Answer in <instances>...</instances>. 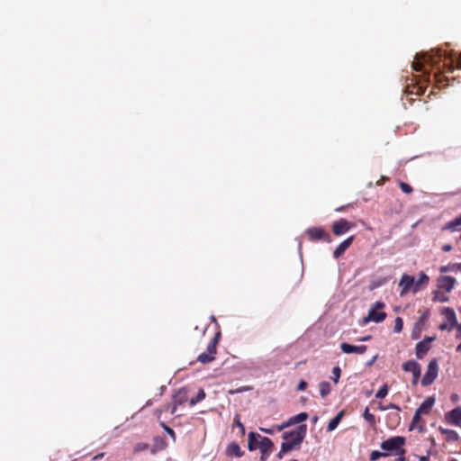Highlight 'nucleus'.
I'll return each mask as SVG.
<instances>
[{
    "label": "nucleus",
    "instance_id": "5",
    "mask_svg": "<svg viewBox=\"0 0 461 461\" xmlns=\"http://www.w3.org/2000/svg\"><path fill=\"white\" fill-rule=\"evenodd\" d=\"M438 366L436 359L429 361L427 371L421 379V384L424 386L431 384L438 376Z\"/></svg>",
    "mask_w": 461,
    "mask_h": 461
},
{
    "label": "nucleus",
    "instance_id": "37",
    "mask_svg": "<svg viewBox=\"0 0 461 461\" xmlns=\"http://www.w3.org/2000/svg\"><path fill=\"white\" fill-rule=\"evenodd\" d=\"M413 69L416 71H421L424 67V63L420 60H416L412 63Z\"/></svg>",
    "mask_w": 461,
    "mask_h": 461
},
{
    "label": "nucleus",
    "instance_id": "55",
    "mask_svg": "<svg viewBox=\"0 0 461 461\" xmlns=\"http://www.w3.org/2000/svg\"><path fill=\"white\" fill-rule=\"evenodd\" d=\"M457 350L461 351V344L457 347Z\"/></svg>",
    "mask_w": 461,
    "mask_h": 461
},
{
    "label": "nucleus",
    "instance_id": "45",
    "mask_svg": "<svg viewBox=\"0 0 461 461\" xmlns=\"http://www.w3.org/2000/svg\"><path fill=\"white\" fill-rule=\"evenodd\" d=\"M286 452H283V445L281 444V449L279 451V453L277 454V456L278 458H282L283 456L285 454Z\"/></svg>",
    "mask_w": 461,
    "mask_h": 461
},
{
    "label": "nucleus",
    "instance_id": "9",
    "mask_svg": "<svg viewBox=\"0 0 461 461\" xmlns=\"http://www.w3.org/2000/svg\"><path fill=\"white\" fill-rule=\"evenodd\" d=\"M306 233L312 240H326L328 242L330 241V237L326 234L324 230L321 227L309 228Z\"/></svg>",
    "mask_w": 461,
    "mask_h": 461
},
{
    "label": "nucleus",
    "instance_id": "22",
    "mask_svg": "<svg viewBox=\"0 0 461 461\" xmlns=\"http://www.w3.org/2000/svg\"><path fill=\"white\" fill-rule=\"evenodd\" d=\"M343 416V411H339L328 424L327 430L333 431L339 424L341 418Z\"/></svg>",
    "mask_w": 461,
    "mask_h": 461
},
{
    "label": "nucleus",
    "instance_id": "32",
    "mask_svg": "<svg viewBox=\"0 0 461 461\" xmlns=\"http://www.w3.org/2000/svg\"><path fill=\"white\" fill-rule=\"evenodd\" d=\"M403 328V321L401 317H397L394 320V331L399 333L402 330Z\"/></svg>",
    "mask_w": 461,
    "mask_h": 461
},
{
    "label": "nucleus",
    "instance_id": "26",
    "mask_svg": "<svg viewBox=\"0 0 461 461\" xmlns=\"http://www.w3.org/2000/svg\"><path fill=\"white\" fill-rule=\"evenodd\" d=\"M205 398V393L203 389H200L195 397H193L190 400V405L194 406L199 402L203 401Z\"/></svg>",
    "mask_w": 461,
    "mask_h": 461
},
{
    "label": "nucleus",
    "instance_id": "47",
    "mask_svg": "<svg viewBox=\"0 0 461 461\" xmlns=\"http://www.w3.org/2000/svg\"><path fill=\"white\" fill-rule=\"evenodd\" d=\"M147 447V445H137L135 449L136 450H142V449H145Z\"/></svg>",
    "mask_w": 461,
    "mask_h": 461
},
{
    "label": "nucleus",
    "instance_id": "19",
    "mask_svg": "<svg viewBox=\"0 0 461 461\" xmlns=\"http://www.w3.org/2000/svg\"><path fill=\"white\" fill-rule=\"evenodd\" d=\"M226 454H227V456H235L237 457H240L243 455V452L240 450V447L237 443L232 442L228 445L227 449H226Z\"/></svg>",
    "mask_w": 461,
    "mask_h": 461
},
{
    "label": "nucleus",
    "instance_id": "35",
    "mask_svg": "<svg viewBox=\"0 0 461 461\" xmlns=\"http://www.w3.org/2000/svg\"><path fill=\"white\" fill-rule=\"evenodd\" d=\"M434 300L438 301V302L445 303V302L448 301V297L440 294L439 292H436L435 295H434Z\"/></svg>",
    "mask_w": 461,
    "mask_h": 461
},
{
    "label": "nucleus",
    "instance_id": "38",
    "mask_svg": "<svg viewBox=\"0 0 461 461\" xmlns=\"http://www.w3.org/2000/svg\"><path fill=\"white\" fill-rule=\"evenodd\" d=\"M161 426L163 427V429L167 431V433L171 436L173 438H175V432L174 430L169 428L168 426H167L165 423H161Z\"/></svg>",
    "mask_w": 461,
    "mask_h": 461
},
{
    "label": "nucleus",
    "instance_id": "12",
    "mask_svg": "<svg viewBox=\"0 0 461 461\" xmlns=\"http://www.w3.org/2000/svg\"><path fill=\"white\" fill-rule=\"evenodd\" d=\"M350 223L345 219H339L336 221L332 225L333 233L337 236H340L350 229Z\"/></svg>",
    "mask_w": 461,
    "mask_h": 461
},
{
    "label": "nucleus",
    "instance_id": "34",
    "mask_svg": "<svg viewBox=\"0 0 461 461\" xmlns=\"http://www.w3.org/2000/svg\"><path fill=\"white\" fill-rule=\"evenodd\" d=\"M216 339H214L212 341L210 342V344L208 345L207 347V353H209L210 355H212V357H214L215 353H216Z\"/></svg>",
    "mask_w": 461,
    "mask_h": 461
},
{
    "label": "nucleus",
    "instance_id": "36",
    "mask_svg": "<svg viewBox=\"0 0 461 461\" xmlns=\"http://www.w3.org/2000/svg\"><path fill=\"white\" fill-rule=\"evenodd\" d=\"M400 187H401L402 191L403 193H405V194H410V193H411V191H412L411 186V185H408V184H406V183H403V182H401V183H400Z\"/></svg>",
    "mask_w": 461,
    "mask_h": 461
},
{
    "label": "nucleus",
    "instance_id": "21",
    "mask_svg": "<svg viewBox=\"0 0 461 461\" xmlns=\"http://www.w3.org/2000/svg\"><path fill=\"white\" fill-rule=\"evenodd\" d=\"M308 415L305 412H301L295 416L291 417L288 421L285 422L284 424H288V426L300 423L302 421H304L307 419Z\"/></svg>",
    "mask_w": 461,
    "mask_h": 461
},
{
    "label": "nucleus",
    "instance_id": "51",
    "mask_svg": "<svg viewBox=\"0 0 461 461\" xmlns=\"http://www.w3.org/2000/svg\"><path fill=\"white\" fill-rule=\"evenodd\" d=\"M379 409L382 410V411H385V410H388L387 407H384L382 406L381 404L379 405Z\"/></svg>",
    "mask_w": 461,
    "mask_h": 461
},
{
    "label": "nucleus",
    "instance_id": "42",
    "mask_svg": "<svg viewBox=\"0 0 461 461\" xmlns=\"http://www.w3.org/2000/svg\"><path fill=\"white\" fill-rule=\"evenodd\" d=\"M307 386V383L304 380H301L298 384L297 390L303 391Z\"/></svg>",
    "mask_w": 461,
    "mask_h": 461
},
{
    "label": "nucleus",
    "instance_id": "56",
    "mask_svg": "<svg viewBox=\"0 0 461 461\" xmlns=\"http://www.w3.org/2000/svg\"><path fill=\"white\" fill-rule=\"evenodd\" d=\"M298 249H299V250L301 251V243H299V245H298Z\"/></svg>",
    "mask_w": 461,
    "mask_h": 461
},
{
    "label": "nucleus",
    "instance_id": "17",
    "mask_svg": "<svg viewBox=\"0 0 461 461\" xmlns=\"http://www.w3.org/2000/svg\"><path fill=\"white\" fill-rule=\"evenodd\" d=\"M262 438L259 434L249 432L248 435V447L249 451L258 448V441Z\"/></svg>",
    "mask_w": 461,
    "mask_h": 461
},
{
    "label": "nucleus",
    "instance_id": "10",
    "mask_svg": "<svg viewBox=\"0 0 461 461\" xmlns=\"http://www.w3.org/2000/svg\"><path fill=\"white\" fill-rule=\"evenodd\" d=\"M456 284V279L449 276H441L438 279V287L449 293Z\"/></svg>",
    "mask_w": 461,
    "mask_h": 461
},
{
    "label": "nucleus",
    "instance_id": "48",
    "mask_svg": "<svg viewBox=\"0 0 461 461\" xmlns=\"http://www.w3.org/2000/svg\"><path fill=\"white\" fill-rule=\"evenodd\" d=\"M104 456V453L97 454L96 456H95L94 459H100V458H102Z\"/></svg>",
    "mask_w": 461,
    "mask_h": 461
},
{
    "label": "nucleus",
    "instance_id": "25",
    "mask_svg": "<svg viewBox=\"0 0 461 461\" xmlns=\"http://www.w3.org/2000/svg\"><path fill=\"white\" fill-rule=\"evenodd\" d=\"M461 269V263H455V264H449V265H447V266H443L440 267V272L441 273H446V272H457V271H460Z\"/></svg>",
    "mask_w": 461,
    "mask_h": 461
},
{
    "label": "nucleus",
    "instance_id": "28",
    "mask_svg": "<svg viewBox=\"0 0 461 461\" xmlns=\"http://www.w3.org/2000/svg\"><path fill=\"white\" fill-rule=\"evenodd\" d=\"M198 361L203 364L210 363L214 359V357L207 352H203L198 356Z\"/></svg>",
    "mask_w": 461,
    "mask_h": 461
},
{
    "label": "nucleus",
    "instance_id": "57",
    "mask_svg": "<svg viewBox=\"0 0 461 461\" xmlns=\"http://www.w3.org/2000/svg\"><path fill=\"white\" fill-rule=\"evenodd\" d=\"M458 330L461 331V323L458 325Z\"/></svg>",
    "mask_w": 461,
    "mask_h": 461
},
{
    "label": "nucleus",
    "instance_id": "46",
    "mask_svg": "<svg viewBox=\"0 0 461 461\" xmlns=\"http://www.w3.org/2000/svg\"><path fill=\"white\" fill-rule=\"evenodd\" d=\"M388 409H395V410H400V408L394 404V403H390L388 406H387Z\"/></svg>",
    "mask_w": 461,
    "mask_h": 461
},
{
    "label": "nucleus",
    "instance_id": "14",
    "mask_svg": "<svg viewBox=\"0 0 461 461\" xmlns=\"http://www.w3.org/2000/svg\"><path fill=\"white\" fill-rule=\"evenodd\" d=\"M354 240L353 236L348 237L343 240L334 250L333 257L339 258L352 244Z\"/></svg>",
    "mask_w": 461,
    "mask_h": 461
},
{
    "label": "nucleus",
    "instance_id": "3",
    "mask_svg": "<svg viewBox=\"0 0 461 461\" xmlns=\"http://www.w3.org/2000/svg\"><path fill=\"white\" fill-rule=\"evenodd\" d=\"M384 303L382 302H375L370 307L367 315L364 318V323L375 322L380 323L386 318V313L382 310L384 308Z\"/></svg>",
    "mask_w": 461,
    "mask_h": 461
},
{
    "label": "nucleus",
    "instance_id": "49",
    "mask_svg": "<svg viewBox=\"0 0 461 461\" xmlns=\"http://www.w3.org/2000/svg\"><path fill=\"white\" fill-rule=\"evenodd\" d=\"M376 357H377V356H375V357H373V358H372V359L367 363V365H368V366L373 365V364H374V362L375 361Z\"/></svg>",
    "mask_w": 461,
    "mask_h": 461
},
{
    "label": "nucleus",
    "instance_id": "18",
    "mask_svg": "<svg viewBox=\"0 0 461 461\" xmlns=\"http://www.w3.org/2000/svg\"><path fill=\"white\" fill-rule=\"evenodd\" d=\"M445 230H450L451 231H459L461 230V213L448 221L444 227Z\"/></svg>",
    "mask_w": 461,
    "mask_h": 461
},
{
    "label": "nucleus",
    "instance_id": "31",
    "mask_svg": "<svg viewBox=\"0 0 461 461\" xmlns=\"http://www.w3.org/2000/svg\"><path fill=\"white\" fill-rule=\"evenodd\" d=\"M388 393V386L387 384H384L380 387V389L376 392L375 397L378 399L384 398Z\"/></svg>",
    "mask_w": 461,
    "mask_h": 461
},
{
    "label": "nucleus",
    "instance_id": "40",
    "mask_svg": "<svg viewBox=\"0 0 461 461\" xmlns=\"http://www.w3.org/2000/svg\"><path fill=\"white\" fill-rule=\"evenodd\" d=\"M396 452H397V455H398L397 461H404L405 460V456H404V450L402 449V447H401V449L399 451H396Z\"/></svg>",
    "mask_w": 461,
    "mask_h": 461
},
{
    "label": "nucleus",
    "instance_id": "7",
    "mask_svg": "<svg viewBox=\"0 0 461 461\" xmlns=\"http://www.w3.org/2000/svg\"><path fill=\"white\" fill-rule=\"evenodd\" d=\"M274 444L269 438H260L258 448L261 452V461H266L273 451Z\"/></svg>",
    "mask_w": 461,
    "mask_h": 461
},
{
    "label": "nucleus",
    "instance_id": "13",
    "mask_svg": "<svg viewBox=\"0 0 461 461\" xmlns=\"http://www.w3.org/2000/svg\"><path fill=\"white\" fill-rule=\"evenodd\" d=\"M366 346H354L348 343L343 342L340 344V349L345 354H364L366 351Z\"/></svg>",
    "mask_w": 461,
    "mask_h": 461
},
{
    "label": "nucleus",
    "instance_id": "11",
    "mask_svg": "<svg viewBox=\"0 0 461 461\" xmlns=\"http://www.w3.org/2000/svg\"><path fill=\"white\" fill-rule=\"evenodd\" d=\"M446 420L454 426H461V408L456 407L452 411H448L446 416Z\"/></svg>",
    "mask_w": 461,
    "mask_h": 461
},
{
    "label": "nucleus",
    "instance_id": "16",
    "mask_svg": "<svg viewBox=\"0 0 461 461\" xmlns=\"http://www.w3.org/2000/svg\"><path fill=\"white\" fill-rule=\"evenodd\" d=\"M435 403L434 397H427L422 403L417 408V411L422 415L427 414Z\"/></svg>",
    "mask_w": 461,
    "mask_h": 461
},
{
    "label": "nucleus",
    "instance_id": "43",
    "mask_svg": "<svg viewBox=\"0 0 461 461\" xmlns=\"http://www.w3.org/2000/svg\"><path fill=\"white\" fill-rule=\"evenodd\" d=\"M445 252H449L452 249V246L450 244H445L442 248Z\"/></svg>",
    "mask_w": 461,
    "mask_h": 461
},
{
    "label": "nucleus",
    "instance_id": "52",
    "mask_svg": "<svg viewBox=\"0 0 461 461\" xmlns=\"http://www.w3.org/2000/svg\"><path fill=\"white\" fill-rule=\"evenodd\" d=\"M441 330H445L447 328V325L446 324H441L440 327H439Z\"/></svg>",
    "mask_w": 461,
    "mask_h": 461
},
{
    "label": "nucleus",
    "instance_id": "58",
    "mask_svg": "<svg viewBox=\"0 0 461 461\" xmlns=\"http://www.w3.org/2000/svg\"><path fill=\"white\" fill-rule=\"evenodd\" d=\"M449 461H456V459H454V458H452V459H450Z\"/></svg>",
    "mask_w": 461,
    "mask_h": 461
},
{
    "label": "nucleus",
    "instance_id": "50",
    "mask_svg": "<svg viewBox=\"0 0 461 461\" xmlns=\"http://www.w3.org/2000/svg\"><path fill=\"white\" fill-rule=\"evenodd\" d=\"M237 425H238L240 428H241L242 429H244V426H243V424H242L240 421H239V420H238V421H237Z\"/></svg>",
    "mask_w": 461,
    "mask_h": 461
},
{
    "label": "nucleus",
    "instance_id": "41",
    "mask_svg": "<svg viewBox=\"0 0 461 461\" xmlns=\"http://www.w3.org/2000/svg\"><path fill=\"white\" fill-rule=\"evenodd\" d=\"M386 282V278H384V280L382 281H377V282H374L371 285V289H375L378 286H381L382 285H384V283Z\"/></svg>",
    "mask_w": 461,
    "mask_h": 461
},
{
    "label": "nucleus",
    "instance_id": "1",
    "mask_svg": "<svg viewBox=\"0 0 461 461\" xmlns=\"http://www.w3.org/2000/svg\"><path fill=\"white\" fill-rule=\"evenodd\" d=\"M429 276L420 272L417 280L412 276L403 274L399 281V286L402 287L400 295L402 296L409 292L416 294L429 284Z\"/></svg>",
    "mask_w": 461,
    "mask_h": 461
},
{
    "label": "nucleus",
    "instance_id": "6",
    "mask_svg": "<svg viewBox=\"0 0 461 461\" xmlns=\"http://www.w3.org/2000/svg\"><path fill=\"white\" fill-rule=\"evenodd\" d=\"M402 369L412 374V384H417L421 372L420 364L414 360H409L402 364Z\"/></svg>",
    "mask_w": 461,
    "mask_h": 461
},
{
    "label": "nucleus",
    "instance_id": "61",
    "mask_svg": "<svg viewBox=\"0 0 461 461\" xmlns=\"http://www.w3.org/2000/svg\"><path fill=\"white\" fill-rule=\"evenodd\" d=\"M460 272H461V268H460Z\"/></svg>",
    "mask_w": 461,
    "mask_h": 461
},
{
    "label": "nucleus",
    "instance_id": "15",
    "mask_svg": "<svg viewBox=\"0 0 461 461\" xmlns=\"http://www.w3.org/2000/svg\"><path fill=\"white\" fill-rule=\"evenodd\" d=\"M432 340V339H427V340L420 341L416 345V357L418 358H422L426 353L429 351V343Z\"/></svg>",
    "mask_w": 461,
    "mask_h": 461
},
{
    "label": "nucleus",
    "instance_id": "33",
    "mask_svg": "<svg viewBox=\"0 0 461 461\" xmlns=\"http://www.w3.org/2000/svg\"><path fill=\"white\" fill-rule=\"evenodd\" d=\"M341 370L339 366H334L332 369V380L335 384L339 382V379L340 377Z\"/></svg>",
    "mask_w": 461,
    "mask_h": 461
},
{
    "label": "nucleus",
    "instance_id": "53",
    "mask_svg": "<svg viewBox=\"0 0 461 461\" xmlns=\"http://www.w3.org/2000/svg\"><path fill=\"white\" fill-rule=\"evenodd\" d=\"M427 460H428V457H425V456H422V457L420 458V461H427Z\"/></svg>",
    "mask_w": 461,
    "mask_h": 461
},
{
    "label": "nucleus",
    "instance_id": "23",
    "mask_svg": "<svg viewBox=\"0 0 461 461\" xmlns=\"http://www.w3.org/2000/svg\"><path fill=\"white\" fill-rule=\"evenodd\" d=\"M286 427H288V424L276 425V426H273L271 428H262V427H260L259 430H261L262 432H264L266 434L272 435V434H274L276 432H279V431L283 430Z\"/></svg>",
    "mask_w": 461,
    "mask_h": 461
},
{
    "label": "nucleus",
    "instance_id": "60",
    "mask_svg": "<svg viewBox=\"0 0 461 461\" xmlns=\"http://www.w3.org/2000/svg\"><path fill=\"white\" fill-rule=\"evenodd\" d=\"M460 239H461V234H460Z\"/></svg>",
    "mask_w": 461,
    "mask_h": 461
},
{
    "label": "nucleus",
    "instance_id": "30",
    "mask_svg": "<svg viewBox=\"0 0 461 461\" xmlns=\"http://www.w3.org/2000/svg\"><path fill=\"white\" fill-rule=\"evenodd\" d=\"M444 313L446 314V317L447 318V320L449 321H452L453 323L456 322V313H455L454 310H452L450 308H446L444 310Z\"/></svg>",
    "mask_w": 461,
    "mask_h": 461
},
{
    "label": "nucleus",
    "instance_id": "8",
    "mask_svg": "<svg viewBox=\"0 0 461 461\" xmlns=\"http://www.w3.org/2000/svg\"><path fill=\"white\" fill-rule=\"evenodd\" d=\"M187 401V393L184 389L178 390L173 395V405L170 410V413L175 415L176 413L177 406L184 404Z\"/></svg>",
    "mask_w": 461,
    "mask_h": 461
},
{
    "label": "nucleus",
    "instance_id": "20",
    "mask_svg": "<svg viewBox=\"0 0 461 461\" xmlns=\"http://www.w3.org/2000/svg\"><path fill=\"white\" fill-rule=\"evenodd\" d=\"M440 431L442 434H444L446 436V438L448 441L455 442V441H457L459 438L457 432L455 430L441 428Z\"/></svg>",
    "mask_w": 461,
    "mask_h": 461
},
{
    "label": "nucleus",
    "instance_id": "4",
    "mask_svg": "<svg viewBox=\"0 0 461 461\" xmlns=\"http://www.w3.org/2000/svg\"><path fill=\"white\" fill-rule=\"evenodd\" d=\"M404 438L396 436L383 441L380 447L384 453H388L390 456L392 452L399 451L404 445Z\"/></svg>",
    "mask_w": 461,
    "mask_h": 461
},
{
    "label": "nucleus",
    "instance_id": "59",
    "mask_svg": "<svg viewBox=\"0 0 461 461\" xmlns=\"http://www.w3.org/2000/svg\"><path fill=\"white\" fill-rule=\"evenodd\" d=\"M291 461H298V460H296V459H293V460H291Z\"/></svg>",
    "mask_w": 461,
    "mask_h": 461
},
{
    "label": "nucleus",
    "instance_id": "44",
    "mask_svg": "<svg viewBox=\"0 0 461 461\" xmlns=\"http://www.w3.org/2000/svg\"><path fill=\"white\" fill-rule=\"evenodd\" d=\"M370 339H371V336L367 335V336H365V337H362V338L358 339V341H367Z\"/></svg>",
    "mask_w": 461,
    "mask_h": 461
},
{
    "label": "nucleus",
    "instance_id": "27",
    "mask_svg": "<svg viewBox=\"0 0 461 461\" xmlns=\"http://www.w3.org/2000/svg\"><path fill=\"white\" fill-rule=\"evenodd\" d=\"M363 417L370 425H375L376 423L375 415L369 412L367 407L365 409Z\"/></svg>",
    "mask_w": 461,
    "mask_h": 461
},
{
    "label": "nucleus",
    "instance_id": "29",
    "mask_svg": "<svg viewBox=\"0 0 461 461\" xmlns=\"http://www.w3.org/2000/svg\"><path fill=\"white\" fill-rule=\"evenodd\" d=\"M389 454L388 453H384V452H380L378 450H373L371 453H370V461H376L378 460L380 457H383V456H388Z\"/></svg>",
    "mask_w": 461,
    "mask_h": 461
},
{
    "label": "nucleus",
    "instance_id": "24",
    "mask_svg": "<svg viewBox=\"0 0 461 461\" xmlns=\"http://www.w3.org/2000/svg\"><path fill=\"white\" fill-rule=\"evenodd\" d=\"M320 394L322 398H325L331 391V386L329 382L322 381L319 384Z\"/></svg>",
    "mask_w": 461,
    "mask_h": 461
},
{
    "label": "nucleus",
    "instance_id": "54",
    "mask_svg": "<svg viewBox=\"0 0 461 461\" xmlns=\"http://www.w3.org/2000/svg\"><path fill=\"white\" fill-rule=\"evenodd\" d=\"M151 404H152L151 401H148L147 403H146L147 406H149Z\"/></svg>",
    "mask_w": 461,
    "mask_h": 461
},
{
    "label": "nucleus",
    "instance_id": "39",
    "mask_svg": "<svg viewBox=\"0 0 461 461\" xmlns=\"http://www.w3.org/2000/svg\"><path fill=\"white\" fill-rule=\"evenodd\" d=\"M421 415H422V414H421V413H420V412L416 410V411H415V413H414V416H413V418H412V421H411L412 426H413V425H415L416 423H418V422L420 421V419Z\"/></svg>",
    "mask_w": 461,
    "mask_h": 461
},
{
    "label": "nucleus",
    "instance_id": "2",
    "mask_svg": "<svg viewBox=\"0 0 461 461\" xmlns=\"http://www.w3.org/2000/svg\"><path fill=\"white\" fill-rule=\"evenodd\" d=\"M306 433V426L301 425L296 429L283 434V452L297 448L303 442Z\"/></svg>",
    "mask_w": 461,
    "mask_h": 461
}]
</instances>
